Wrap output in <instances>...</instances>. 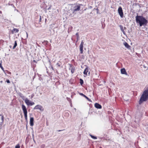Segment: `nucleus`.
I'll return each instance as SVG.
<instances>
[{
    "mask_svg": "<svg viewBox=\"0 0 148 148\" xmlns=\"http://www.w3.org/2000/svg\"><path fill=\"white\" fill-rule=\"evenodd\" d=\"M121 73L123 74L127 75V74L125 69L124 68L121 69Z\"/></svg>",
    "mask_w": 148,
    "mask_h": 148,
    "instance_id": "12",
    "label": "nucleus"
},
{
    "mask_svg": "<svg viewBox=\"0 0 148 148\" xmlns=\"http://www.w3.org/2000/svg\"><path fill=\"white\" fill-rule=\"evenodd\" d=\"M34 110L38 109L41 111H43L44 110V109L42 106L40 105H37L34 108Z\"/></svg>",
    "mask_w": 148,
    "mask_h": 148,
    "instance_id": "8",
    "label": "nucleus"
},
{
    "mask_svg": "<svg viewBox=\"0 0 148 148\" xmlns=\"http://www.w3.org/2000/svg\"><path fill=\"white\" fill-rule=\"evenodd\" d=\"M62 131V130H58L57 131L58 132H60V131Z\"/></svg>",
    "mask_w": 148,
    "mask_h": 148,
    "instance_id": "38",
    "label": "nucleus"
},
{
    "mask_svg": "<svg viewBox=\"0 0 148 148\" xmlns=\"http://www.w3.org/2000/svg\"><path fill=\"white\" fill-rule=\"evenodd\" d=\"M124 44L125 47L127 49L129 48L130 47V46L128 45V44L126 42H125L124 43Z\"/></svg>",
    "mask_w": 148,
    "mask_h": 148,
    "instance_id": "15",
    "label": "nucleus"
},
{
    "mask_svg": "<svg viewBox=\"0 0 148 148\" xmlns=\"http://www.w3.org/2000/svg\"><path fill=\"white\" fill-rule=\"evenodd\" d=\"M10 73H10V72L9 73V74H10Z\"/></svg>",
    "mask_w": 148,
    "mask_h": 148,
    "instance_id": "45",
    "label": "nucleus"
},
{
    "mask_svg": "<svg viewBox=\"0 0 148 148\" xmlns=\"http://www.w3.org/2000/svg\"><path fill=\"white\" fill-rule=\"evenodd\" d=\"M90 136H91V138H93L94 139H97V137L96 136H94L93 135H92L91 134L90 135Z\"/></svg>",
    "mask_w": 148,
    "mask_h": 148,
    "instance_id": "19",
    "label": "nucleus"
},
{
    "mask_svg": "<svg viewBox=\"0 0 148 148\" xmlns=\"http://www.w3.org/2000/svg\"><path fill=\"white\" fill-rule=\"evenodd\" d=\"M82 4L76 3L73 5L71 7L70 10L68 12L69 15L71 16H73V14H75L77 12L79 11L81 6H82Z\"/></svg>",
    "mask_w": 148,
    "mask_h": 148,
    "instance_id": "1",
    "label": "nucleus"
},
{
    "mask_svg": "<svg viewBox=\"0 0 148 148\" xmlns=\"http://www.w3.org/2000/svg\"><path fill=\"white\" fill-rule=\"evenodd\" d=\"M119 27H120V29H121V31H122L124 29L122 25H120Z\"/></svg>",
    "mask_w": 148,
    "mask_h": 148,
    "instance_id": "23",
    "label": "nucleus"
},
{
    "mask_svg": "<svg viewBox=\"0 0 148 148\" xmlns=\"http://www.w3.org/2000/svg\"><path fill=\"white\" fill-rule=\"evenodd\" d=\"M118 12L119 14L120 15L121 18H123V13L122 7L120 6L118 10Z\"/></svg>",
    "mask_w": 148,
    "mask_h": 148,
    "instance_id": "5",
    "label": "nucleus"
},
{
    "mask_svg": "<svg viewBox=\"0 0 148 148\" xmlns=\"http://www.w3.org/2000/svg\"><path fill=\"white\" fill-rule=\"evenodd\" d=\"M88 71V68H86L85 69L84 72V75H87V73Z\"/></svg>",
    "mask_w": 148,
    "mask_h": 148,
    "instance_id": "16",
    "label": "nucleus"
},
{
    "mask_svg": "<svg viewBox=\"0 0 148 148\" xmlns=\"http://www.w3.org/2000/svg\"><path fill=\"white\" fill-rule=\"evenodd\" d=\"M121 31H122V32L123 33V34H124V35L125 34V32L124 31V29L123 30Z\"/></svg>",
    "mask_w": 148,
    "mask_h": 148,
    "instance_id": "30",
    "label": "nucleus"
},
{
    "mask_svg": "<svg viewBox=\"0 0 148 148\" xmlns=\"http://www.w3.org/2000/svg\"><path fill=\"white\" fill-rule=\"evenodd\" d=\"M19 31V29L17 28H14L11 31L12 33V34L15 33H17Z\"/></svg>",
    "mask_w": 148,
    "mask_h": 148,
    "instance_id": "13",
    "label": "nucleus"
},
{
    "mask_svg": "<svg viewBox=\"0 0 148 148\" xmlns=\"http://www.w3.org/2000/svg\"><path fill=\"white\" fill-rule=\"evenodd\" d=\"M22 108L24 113L25 117H27V111L26 107L24 105L22 104Z\"/></svg>",
    "mask_w": 148,
    "mask_h": 148,
    "instance_id": "4",
    "label": "nucleus"
},
{
    "mask_svg": "<svg viewBox=\"0 0 148 148\" xmlns=\"http://www.w3.org/2000/svg\"><path fill=\"white\" fill-rule=\"evenodd\" d=\"M135 118L136 119L137 118L136 116H135Z\"/></svg>",
    "mask_w": 148,
    "mask_h": 148,
    "instance_id": "42",
    "label": "nucleus"
},
{
    "mask_svg": "<svg viewBox=\"0 0 148 148\" xmlns=\"http://www.w3.org/2000/svg\"><path fill=\"white\" fill-rule=\"evenodd\" d=\"M121 31H122V32L123 33V34H124V35L125 34V32L124 31V29L123 30Z\"/></svg>",
    "mask_w": 148,
    "mask_h": 148,
    "instance_id": "32",
    "label": "nucleus"
},
{
    "mask_svg": "<svg viewBox=\"0 0 148 148\" xmlns=\"http://www.w3.org/2000/svg\"><path fill=\"white\" fill-rule=\"evenodd\" d=\"M15 148H20V146L19 144H18L16 145L15 147Z\"/></svg>",
    "mask_w": 148,
    "mask_h": 148,
    "instance_id": "24",
    "label": "nucleus"
},
{
    "mask_svg": "<svg viewBox=\"0 0 148 148\" xmlns=\"http://www.w3.org/2000/svg\"><path fill=\"white\" fill-rule=\"evenodd\" d=\"M74 110H76V109L75 108H74Z\"/></svg>",
    "mask_w": 148,
    "mask_h": 148,
    "instance_id": "46",
    "label": "nucleus"
},
{
    "mask_svg": "<svg viewBox=\"0 0 148 148\" xmlns=\"http://www.w3.org/2000/svg\"><path fill=\"white\" fill-rule=\"evenodd\" d=\"M84 97L86 99H87L89 101H90V102H92V101L89 98H88L85 95L84 96Z\"/></svg>",
    "mask_w": 148,
    "mask_h": 148,
    "instance_id": "20",
    "label": "nucleus"
},
{
    "mask_svg": "<svg viewBox=\"0 0 148 148\" xmlns=\"http://www.w3.org/2000/svg\"><path fill=\"white\" fill-rule=\"evenodd\" d=\"M84 44V42L83 40L81 41V43L79 46V50L80 51V53L82 54L83 53V45Z\"/></svg>",
    "mask_w": 148,
    "mask_h": 148,
    "instance_id": "7",
    "label": "nucleus"
},
{
    "mask_svg": "<svg viewBox=\"0 0 148 148\" xmlns=\"http://www.w3.org/2000/svg\"><path fill=\"white\" fill-rule=\"evenodd\" d=\"M4 117L3 116L0 115V127H1L3 125Z\"/></svg>",
    "mask_w": 148,
    "mask_h": 148,
    "instance_id": "9",
    "label": "nucleus"
},
{
    "mask_svg": "<svg viewBox=\"0 0 148 148\" xmlns=\"http://www.w3.org/2000/svg\"><path fill=\"white\" fill-rule=\"evenodd\" d=\"M3 81H2V80H1V81H0V82L1 83H3Z\"/></svg>",
    "mask_w": 148,
    "mask_h": 148,
    "instance_id": "37",
    "label": "nucleus"
},
{
    "mask_svg": "<svg viewBox=\"0 0 148 148\" xmlns=\"http://www.w3.org/2000/svg\"><path fill=\"white\" fill-rule=\"evenodd\" d=\"M50 9V7H49V8H48V9L49 10Z\"/></svg>",
    "mask_w": 148,
    "mask_h": 148,
    "instance_id": "43",
    "label": "nucleus"
},
{
    "mask_svg": "<svg viewBox=\"0 0 148 148\" xmlns=\"http://www.w3.org/2000/svg\"><path fill=\"white\" fill-rule=\"evenodd\" d=\"M135 18L136 23L139 24L140 27L143 26L145 27L147 25L148 20L142 16L137 15Z\"/></svg>",
    "mask_w": 148,
    "mask_h": 148,
    "instance_id": "2",
    "label": "nucleus"
},
{
    "mask_svg": "<svg viewBox=\"0 0 148 148\" xmlns=\"http://www.w3.org/2000/svg\"><path fill=\"white\" fill-rule=\"evenodd\" d=\"M80 83L81 85H82L84 83L83 80L82 79H80Z\"/></svg>",
    "mask_w": 148,
    "mask_h": 148,
    "instance_id": "21",
    "label": "nucleus"
},
{
    "mask_svg": "<svg viewBox=\"0 0 148 148\" xmlns=\"http://www.w3.org/2000/svg\"><path fill=\"white\" fill-rule=\"evenodd\" d=\"M34 140V142H35V141Z\"/></svg>",
    "mask_w": 148,
    "mask_h": 148,
    "instance_id": "47",
    "label": "nucleus"
},
{
    "mask_svg": "<svg viewBox=\"0 0 148 148\" xmlns=\"http://www.w3.org/2000/svg\"><path fill=\"white\" fill-rule=\"evenodd\" d=\"M33 62H36V61L35 60H34Z\"/></svg>",
    "mask_w": 148,
    "mask_h": 148,
    "instance_id": "40",
    "label": "nucleus"
},
{
    "mask_svg": "<svg viewBox=\"0 0 148 148\" xmlns=\"http://www.w3.org/2000/svg\"><path fill=\"white\" fill-rule=\"evenodd\" d=\"M26 34H27V38L28 37V34H27V33L26 32Z\"/></svg>",
    "mask_w": 148,
    "mask_h": 148,
    "instance_id": "34",
    "label": "nucleus"
},
{
    "mask_svg": "<svg viewBox=\"0 0 148 148\" xmlns=\"http://www.w3.org/2000/svg\"><path fill=\"white\" fill-rule=\"evenodd\" d=\"M17 46V43L16 42V41H15L14 42V46L13 47V49H14Z\"/></svg>",
    "mask_w": 148,
    "mask_h": 148,
    "instance_id": "18",
    "label": "nucleus"
},
{
    "mask_svg": "<svg viewBox=\"0 0 148 148\" xmlns=\"http://www.w3.org/2000/svg\"><path fill=\"white\" fill-rule=\"evenodd\" d=\"M6 82L8 83H10V82L9 80L8 79H7L6 80Z\"/></svg>",
    "mask_w": 148,
    "mask_h": 148,
    "instance_id": "27",
    "label": "nucleus"
},
{
    "mask_svg": "<svg viewBox=\"0 0 148 148\" xmlns=\"http://www.w3.org/2000/svg\"><path fill=\"white\" fill-rule=\"evenodd\" d=\"M79 94L82 96L83 97H84V96L85 95H84L83 93H79Z\"/></svg>",
    "mask_w": 148,
    "mask_h": 148,
    "instance_id": "28",
    "label": "nucleus"
},
{
    "mask_svg": "<svg viewBox=\"0 0 148 148\" xmlns=\"http://www.w3.org/2000/svg\"><path fill=\"white\" fill-rule=\"evenodd\" d=\"M2 66L1 62L0 63V66Z\"/></svg>",
    "mask_w": 148,
    "mask_h": 148,
    "instance_id": "39",
    "label": "nucleus"
},
{
    "mask_svg": "<svg viewBox=\"0 0 148 148\" xmlns=\"http://www.w3.org/2000/svg\"><path fill=\"white\" fill-rule=\"evenodd\" d=\"M26 104L28 106H32L34 104V103L30 101L27 98H26L25 101Z\"/></svg>",
    "mask_w": 148,
    "mask_h": 148,
    "instance_id": "6",
    "label": "nucleus"
},
{
    "mask_svg": "<svg viewBox=\"0 0 148 148\" xmlns=\"http://www.w3.org/2000/svg\"><path fill=\"white\" fill-rule=\"evenodd\" d=\"M34 118L32 117H30V125L31 126H33L34 124Z\"/></svg>",
    "mask_w": 148,
    "mask_h": 148,
    "instance_id": "11",
    "label": "nucleus"
},
{
    "mask_svg": "<svg viewBox=\"0 0 148 148\" xmlns=\"http://www.w3.org/2000/svg\"><path fill=\"white\" fill-rule=\"evenodd\" d=\"M34 96V94H32L31 95V98H32Z\"/></svg>",
    "mask_w": 148,
    "mask_h": 148,
    "instance_id": "33",
    "label": "nucleus"
},
{
    "mask_svg": "<svg viewBox=\"0 0 148 148\" xmlns=\"http://www.w3.org/2000/svg\"><path fill=\"white\" fill-rule=\"evenodd\" d=\"M0 67L1 69L4 72V68H3V67L2 66H0Z\"/></svg>",
    "mask_w": 148,
    "mask_h": 148,
    "instance_id": "26",
    "label": "nucleus"
},
{
    "mask_svg": "<svg viewBox=\"0 0 148 148\" xmlns=\"http://www.w3.org/2000/svg\"><path fill=\"white\" fill-rule=\"evenodd\" d=\"M139 120H139H137L136 119L135 121V122L137 123V125H136V126H134V127H136L137 126H138V125H139V124H138V121Z\"/></svg>",
    "mask_w": 148,
    "mask_h": 148,
    "instance_id": "17",
    "label": "nucleus"
},
{
    "mask_svg": "<svg viewBox=\"0 0 148 148\" xmlns=\"http://www.w3.org/2000/svg\"><path fill=\"white\" fill-rule=\"evenodd\" d=\"M25 120L26 121H27V117H25Z\"/></svg>",
    "mask_w": 148,
    "mask_h": 148,
    "instance_id": "35",
    "label": "nucleus"
},
{
    "mask_svg": "<svg viewBox=\"0 0 148 148\" xmlns=\"http://www.w3.org/2000/svg\"><path fill=\"white\" fill-rule=\"evenodd\" d=\"M41 20V16H40V21Z\"/></svg>",
    "mask_w": 148,
    "mask_h": 148,
    "instance_id": "36",
    "label": "nucleus"
},
{
    "mask_svg": "<svg viewBox=\"0 0 148 148\" xmlns=\"http://www.w3.org/2000/svg\"><path fill=\"white\" fill-rule=\"evenodd\" d=\"M95 107L97 109H101L102 106L101 105L98 103H96L95 104Z\"/></svg>",
    "mask_w": 148,
    "mask_h": 148,
    "instance_id": "10",
    "label": "nucleus"
},
{
    "mask_svg": "<svg viewBox=\"0 0 148 148\" xmlns=\"http://www.w3.org/2000/svg\"><path fill=\"white\" fill-rule=\"evenodd\" d=\"M148 99V89L145 90L141 95L139 103L141 104L143 101H146Z\"/></svg>",
    "mask_w": 148,
    "mask_h": 148,
    "instance_id": "3",
    "label": "nucleus"
},
{
    "mask_svg": "<svg viewBox=\"0 0 148 148\" xmlns=\"http://www.w3.org/2000/svg\"><path fill=\"white\" fill-rule=\"evenodd\" d=\"M57 65L58 67H60L61 65V64L60 63H58L56 64Z\"/></svg>",
    "mask_w": 148,
    "mask_h": 148,
    "instance_id": "25",
    "label": "nucleus"
},
{
    "mask_svg": "<svg viewBox=\"0 0 148 148\" xmlns=\"http://www.w3.org/2000/svg\"><path fill=\"white\" fill-rule=\"evenodd\" d=\"M0 13H1V11H0Z\"/></svg>",
    "mask_w": 148,
    "mask_h": 148,
    "instance_id": "44",
    "label": "nucleus"
},
{
    "mask_svg": "<svg viewBox=\"0 0 148 148\" xmlns=\"http://www.w3.org/2000/svg\"><path fill=\"white\" fill-rule=\"evenodd\" d=\"M121 31H122V32L123 33V34H124V35L125 34V32L124 31V29L123 30Z\"/></svg>",
    "mask_w": 148,
    "mask_h": 148,
    "instance_id": "31",
    "label": "nucleus"
},
{
    "mask_svg": "<svg viewBox=\"0 0 148 148\" xmlns=\"http://www.w3.org/2000/svg\"><path fill=\"white\" fill-rule=\"evenodd\" d=\"M69 69L71 70V71L72 74H73L75 71V68L74 67H72L71 66V68H69Z\"/></svg>",
    "mask_w": 148,
    "mask_h": 148,
    "instance_id": "14",
    "label": "nucleus"
},
{
    "mask_svg": "<svg viewBox=\"0 0 148 148\" xmlns=\"http://www.w3.org/2000/svg\"><path fill=\"white\" fill-rule=\"evenodd\" d=\"M143 67L144 68H146V67L145 66V65H144L143 66Z\"/></svg>",
    "mask_w": 148,
    "mask_h": 148,
    "instance_id": "41",
    "label": "nucleus"
},
{
    "mask_svg": "<svg viewBox=\"0 0 148 148\" xmlns=\"http://www.w3.org/2000/svg\"><path fill=\"white\" fill-rule=\"evenodd\" d=\"M65 115H67L68 116H69V113L68 112H66L65 113Z\"/></svg>",
    "mask_w": 148,
    "mask_h": 148,
    "instance_id": "29",
    "label": "nucleus"
},
{
    "mask_svg": "<svg viewBox=\"0 0 148 148\" xmlns=\"http://www.w3.org/2000/svg\"><path fill=\"white\" fill-rule=\"evenodd\" d=\"M76 35L77 36V41L78 40V39L79 38V35L78 33V32L77 33H76Z\"/></svg>",
    "mask_w": 148,
    "mask_h": 148,
    "instance_id": "22",
    "label": "nucleus"
}]
</instances>
